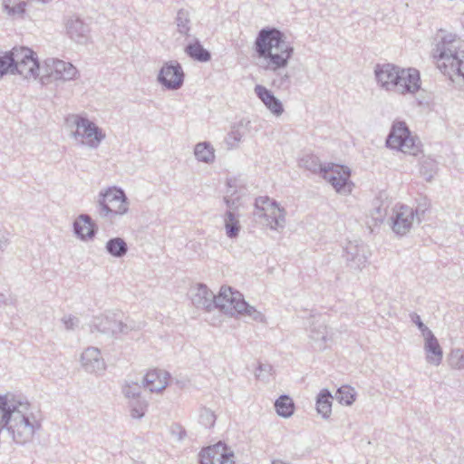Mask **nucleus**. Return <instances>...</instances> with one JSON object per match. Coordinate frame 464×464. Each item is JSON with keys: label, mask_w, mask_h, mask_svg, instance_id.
<instances>
[{"label": "nucleus", "mask_w": 464, "mask_h": 464, "mask_svg": "<svg viewBox=\"0 0 464 464\" xmlns=\"http://www.w3.org/2000/svg\"><path fill=\"white\" fill-rule=\"evenodd\" d=\"M330 172H326L323 179L327 180L339 194L347 195L352 192L353 184L350 180L351 170L343 165L332 164Z\"/></svg>", "instance_id": "nucleus-12"}, {"label": "nucleus", "mask_w": 464, "mask_h": 464, "mask_svg": "<svg viewBox=\"0 0 464 464\" xmlns=\"http://www.w3.org/2000/svg\"><path fill=\"white\" fill-rule=\"evenodd\" d=\"M216 415L210 409L203 408L199 414V422L205 428H212L216 422Z\"/></svg>", "instance_id": "nucleus-41"}, {"label": "nucleus", "mask_w": 464, "mask_h": 464, "mask_svg": "<svg viewBox=\"0 0 464 464\" xmlns=\"http://www.w3.org/2000/svg\"><path fill=\"white\" fill-rule=\"evenodd\" d=\"M184 72L181 65L176 62V90L181 87L184 82Z\"/></svg>", "instance_id": "nucleus-50"}, {"label": "nucleus", "mask_w": 464, "mask_h": 464, "mask_svg": "<svg viewBox=\"0 0 464 464\" xmlns=\"http://www.w3.org/2000/svg\"><path fill=\"white\" fill-rule=\"evenodd\" d=\"M254 50L257 57L266 62L264 68L275 73L272 86L287 90L291 83L290 75L282 70L287 67L294 54V47L286 41L285 33L276 27L262 28L256 37Z\"/></svg>", "instance_id": "nucleus-1"}, {"label": "nucleus", "mask_w": 464, "mask_h": 464, "mask_svg": "<svg viewBox=\"0 0 464 464\" xmlns=\"http://www.w3.org/2000/svg\"><path fill=\"white\" fill-rule=\"evenodd\" d=\"M237 307L239 308L237 314L246 315L256 322L262 323L265 321V315L245 300L243 302H239Z\"/></svg>", "instance_id": "nucleus-38"}, {"label": "nucleus", "mask_w": 464, "mask_h": 464, "mask_svg": "<svg viewBox=\"0 0 464 464\" xmlns=\"http://www.w3.org/2000/svg\"><path fill=\"white\" fill-rule=\"evenodd\" d=\"M159 82L168 90H174V63L169 62L163 66L158 75Z\"/></svg>", "instance_id": "nucleus-32"}, {"label": "nucleus", "mask_w": 464, "mask_h": 464, "mask_svg": "<svg viewBox=\"0 0 464 464\" xmlns=\"http://www.w3.org/2000/svg\"><path fill=\"white\" fill-rule=\"evenodd\" d=\"M246 123L242 121L238 124L232 127L231 130L226 137V143L228 149H234L237 147L238 143L242 140V138L246 134Z\"/></svg>", "instance_id": "nucleus-30"}, {"label": "nucleus", "mask_w": 464, "mask_h": 464, "mask_svg": "<svg viewBox=\"0 0 464 464\" xmlns=\"http://www.w3.org/2000/svg\"><path fill=\"white\" fill-rule=\"evenodd\" d=\"M9 244V239L5 237V236H3L0 237V251H4L5 249V247L8 246Z\"/></svg>", "instance_id": "nucleus-52"}, {"label": "nucleus", "mask_w": 464, "mask_h": 464, "mask_svg": "<svg viewBox=\"0 0 464 464\" xmlns=\"http://www.w3.org/2000/svg\"><path fill=\"white\" fill-rule=\"evenodd\" d=\"M231 182H232L231 179H229L227 181V186H228L227 193L229 195H227L226 197H224V202L227 207V210L237 211V204H238L239 197H234L235 191L232 190Z\"/></svg>", "instance_id": "nucleus-42"}, {"label": "nucleus", "mask_w": 464, "mask_h": 464, "mask_svg": "<svg viewBox=\"0 0 464 464\" xmlns=\"http://www.w3.org/2000/svg\"><path fill=\"white\" fill-rule=\"evenodd\" d=\"M428 207H427V204H424L423 206L422 205H419L415 210H413L414 212V217H416L418 218L419 221H420V218L424 215L425 211L427 210Z\"/></svg>", "instance_id": "nucleus-51"}, {"label": "nucleus", "mask_w": 464, "mask_h": 464, "mask_svg": "<svg viewBox=\"0 0 464 464\" xmlns=\"http://www.w3.org/2000/svg\"><path fill=\"white\" fill-rule=\"evenodd\" d=\"M369 256L370 250L368 246L360 240L349 241L343 254L347 266L355 270H361L366 266Z\"/></svg>", "instance_id": "nucleus-11"}, {"label": "nucleus", "mask_w": 464, "mask_h": 464, "mask_svg": "<svg viewBox=\"0 0 464 464\" xmlns=\"http://www.w3.org/2000/svg\"><path fill=\"white\" fill-rule=\"evenodd\" d=\"M255 207V215L263 218L264 225L270 229L280 230L285 227L286 212L276 200L267 196L258 197L256 198Z\"/></svg>", "instance_id": "nucleus-6"}, {"label": "nucleus", "mask_w": 464, "mask_h": 464, "mask_svg": "<svg viewBox=\"0 0 464 464\" xmlns=\"http://www.w3.org/2000/svg\"><path fill=\"white\" fill-rule=\"evenodd\" d=\"M128 210L129 201L123 189L113 187L99 193L96 211L101 218L113 223Z\"/></svg>", "instance_id": "nucleus-4"}, {"label": "nucleus", "mask_w": 464, "mask_h": 464, "mask_svg": "<svg viewBox=\"0 0 464 464\" xmlns=\"http://www.w3.org/2000/svg\"><path fill=\"white\" fill-rule=\"evenodd\" d=\"M6 54L9 55V59L12 60L13 70H17V65L27 58L34 56L35 53L30 48L21 46L14 47L11 51L6 52Z\"/></svg>", "instance_id": "nucleus-31"}, {"label": "nucleus", "mask_w": 464, "mask_h": 464, "mask_svg": "<svg viewBox=\"0 0 464 464\" xmlns=\"http://www.w3.org/2000/svg\"><path fill=\"white\" fill-rule=\"evenodd\" d=\"M39 62L34 55L17 65V70H14V74H20L25 79L36 78L39 74Z\"/></svg>", "instance_id": "nucleus-26"}, {"label": "nucleus", "mask_w": 464, "mask_h": 464, "mask_svg": "<svg viewBox=\"0 0 464 464\" xmlns=\"http://www.w3.org/2000/svg\"><path fill=\"white\" fill-rule=\"evenodd\" d=\"M275 409L279 416L283 418H289L295 412V404L290 396L283 394L276 400Z\"/></svg>", "instance_id": "nucleus-29"}, {"label": "nucleus", "mask_w": 464, "mask_h": 464, "mask_svg": "<svg viewBox=\"0 0 464 464\" xmlns=\"http://www.w3.org/2000/svg\"><path fill=\"white\" fill-rule=\"evenodd\" d=\"M176 436L179 441L187 442L190 444L193 442L194 439L191 435H188L187 430L180 425L176 424Z\"/></svg>", "instance_id": "nucleus-49"}, {"label": "nucleus", "mask_w": 464, "mask_h": 464, "mask_svg": "<svg viewBox=\"0 0 464 464\" xmlns=\"http://www.w3.org/2000/svg\"><path fill=\"white\" fill-rule=\"evenodd\" d=\"M448 362L452 369H464V350L460 348L452 349L449 354Z\"/></svg>", "instance_id": "nucleus-40"}, {"label": "nucleus", "mask_w": 464, "mask_h": 464, "mask_svg": "<svg viewBox=\"0 0 464 464\" xmlns=\"http://www.w3.org/2000/svg\"><path fill=\"white\" fill-rule=\"evenodd\" d=\"M374 76L378 85L387 92L414 94L420 89V72L415 68H401L393 63H377Z\"/></svg>", "instance_id": "nucleus-3"}, {"label": "nucleus", "mask_w": 464, "mask_h": 464, "mask_svg": "<svg viewBox=\"0 0 464 464\" xmlns=\"http://www.w3.org/2000/svg\"><path fill=\"white\" fill-rule=\"evenodd\" d=\"M12 66V60L9 59V55H7L5 52L0 56V79L8 73L14 74Z\"/></svg>", "instance_id": "nucleus-45"}, {"label": "nucleus", "mask_w": 464, "mask_h": 464, "mask_svg": "<svg viewBox=\"0 0 464 464\" xmlns=\"http://www.w3.org/2000/svg\"><path fill=\"white\" fill-rule=\"evenodd\" d=\"M48 73L42 76L44 84L51 81H71L76 78L78 70L71 63L58 59H48L46 61Z\"/></svg>", "instance_id": "nucleus-9"}, {"label": "nucleus", "mask_w": 464, "mask_h": 464, "mask_svg": "<svg viewBox=\"0 0 464 464\" xmlns=\"http://www.w3.org/2000/svg\"><path fill=\"white\" fill-rule=\"evenodd\" d=\"M81 364L85 372L89 373H101L105 368L106 364L101 355V351L96 347L86 348L81 355Z\"/></svg>", "instance_id": "nucleus-15"}, {"label": "nucleus", "mask_w": 464, "mask_h": 464, "mask_svg": "<svg viewBox=\"0 0 464 464\" xmlns=\"http://www.w3.org/2000/svg\"><path fill=\"white\" fill-rule=\"evenodd\" d=\"M333 395L327 389H323L316 397V411L324 419L332 413Z\"/></svg>", "instance_id": "nucleus-27"}, {"label": "nucleus", "mask_w": 464, "mask_h": 464, "mask_svg": "<svg viewBox=\"0 0 464 464\" xmlns=\"http://www.w3.org/2000/svg\"><path fill=\"white\" fill-rule=\"evenodd\" d=\"M6 304V297L4 294L0 293V305Z\"/></svg>", "instance_id": "nucleus-53"}, {"label": "nucleus", "mask_w": 464, "mask_h": 464, "mask_svg": "<svg viewBox=\"0 0 464 464\" xmlns=\"http://www.w3.org/2000/svg\"><path fill=\"white\" fill-rule=\"evenodd\" d=\"M200 464H235L234 452L224 442H218L202 450Z\"/></svg>", "instance_id": "nucleus-10"}, {"label": "nucleus", "mask_w": 464, "mask_h": 464, "mask_svg": "<svg viewBox=\"0 0 464 464\" xmlns=\"http://www.w3.org/2000/svg\"><path fill=\"white\" fill-rule=\"evenodd\" d=\"M333 163L322 164L319 158L312 153L303 155L299 160V166L311 173L320 174L323 178L326 172H330Z\"/></svg>", "instance_id": "nucleus-21"}, {"label": "nucleus", "mask_w": 464, "mask_h": 464, "mask_svg": "<svg viewBox=\"0 0 464 464\" xmlns=\"http://www.w3.org/2000/svg\"><path fill=\"white\" fill-rule=\"evenodd\" d=\"M73 232L82 240L92 239L97 227L88 214H81L73 222Z\"/></svg>", "instance_id": "nucleus-19"}, {"label": "nucleus", "mask_w": 464, "mask_h": 464, "mask_svg": "<svg viewBox=\"0 0 464 464\" xmlns=\"http://www.w3.org/2000/svg\"><path fill=\"white\" fill-rule=\"evenodd\" d=\"M187 55L194 61L207 63L211 59V53L205 49L198 40L189 43L185 47Z\"/></svg>", "instance_id": "nucleus-25"}, {"label": "nucleus", "mask_w": 464, "mask_h": 464, "mask_svg": "<svg viewBox=\"0 0 464 464\" xmlns=\"http://www.w3.org/2000/svg\"><path fill=\"white\" fill-rule=\"evenodd\" d=\"M128 249L126 241L119 237L110 238L105 244L106 252L115 258H121L126 256Z\"/></svg>", "instance_id": "nucleus-28"}, {"label": "nucleus", "mask_w": 464, "mask_h": 464, "mask_svg": "<svg viewBox=\"0 0 464 464\" xmlns=\"http://www.w3.org/2000/svg\"><path fill=\"white\" fill-rule=\"evenodd\" d=\"M92 326L98 332L111 336L127 334L137 328L132 321L123 322L121 314L116 312H107L94 317Z\"/></svg>", "instance_id": "nucleus-7"}, {"label": "nucleus", "mask_w": 464, "mask_h": 464, "mask_svg": "<svg viewBox=\"0 0 464 464\" xmlns=\"http://www.w3.org/2000/svg\"><path fill=\"white\" fill-rule=\"evenodd\" d=\"M434 57L440 71L459 87L464 86V42L447 34L436 44Z\"/></svg>", "instance_id": "nucleus-2"}, {"label": "nucleus", "mask_w": 464, "mask_h": 464, "mask_svg": "<svg viewBox=\"0 0 464 464\" xmlns=\"http://www.w3.org/2000/svg\"><path fill=\"white\" fill-rule=\"evenodd\" d=\"M189 13L188 10L179 9L176 15V25L180 34H188L190 27Z\"/></svg>", "instance_id": "nucleus-39"}, {"label": "nucleus", "mask_w": 464, "mask_h": 464, "mask_svg": "<svg viewBox=\"0 0 464 464\" xmlns=\"http://www.w3.org/2000/svg\"><path fill=\"white\" fill-rule=\"evenodd\" d=\"M169 373L160 369L150 370L142 378V386L150 392H159L168 385Z\"/></svg>", "instance_id": "nucleus-18"}, {"label": "nucleus", "mask_w": 464, "mask_h": 464, "mask_svg": "<svg viewBox=\"0 0 464 464\" xmlns=\"http://www.w3.org/2000/svg\"><path fill=\"white\" fill-rule=\"evenodd\" d=\"M68 36L76 43L84 44L89 38L90 28L79 16H71L65 24Z\"/></svg>", "instance_id": "nucleus-17"}, {"label": "nucleus", "mask_w": 464, "mask_h": 464, "mask_svg": "<svg viewBox=\"0 0 464 464\" xmlns=\"http://www.w3.org/2000/svg\"><path fill=\"white\" fill-rule=\"evenodd\" d=\"M392 219V228L394 233L400 236L407 234L414 219L413 209L406 205H401L393 210Z\"/></svg>", "instance_id": "nucleus-14"}, {"label": "nucleus", "mask_w": 464, "mask_h": 464, "mask_svg": "<svg viewBox=\"0 0 464 464\" xmlns=\"http://www.w3.org/2000/svg\"><path fill=\"white\" fill-rule=\"evenodd\" d=\"M223 221L226 236L230 239L237 238L241 230L238 212L235 210H227L223 215Z\"/></svg>", "instance_id": "nucleus-24"}, {"label": "nucleus", "mask_w": 464, "mask_h": 464, "mask_svg": "<svg viewBox=\"0 0 464 464\" xmlns=\"http://www.w3.org/2000/svg\"><path fill=\"white\" fill-rule=\"evenodd\" d=\"M70 128H75L71 136L81 145L97 149L105 139V133L93 121L79 114H70L65 119Z\"/></svg>", "instance_id": "nucleus-5"}, {"label": "nucleus", "mask_w": 464, "mask_h": 464, "mask_svg": "<svg viewBox=\"0 0 464 464\" xmlns=\"http://www.w3.org/2000/svg\"><path fill=\"white\" fill-rule=\"evenodd\" d=\"M216 296L206 285L198 284L190 290V298L197 308L211 311L215 306Z\"/></svg>", "instance_id": "nucleus-16"}, {"label": "nucleus", "mask_w": 464, "mask_h": 464, "mask_svg": "<svg viewBox=\"0 0 464 464\" xmlns=\"http://www.w3.org/2000/svg\"><path fill=\"white\" fill-rule=\"evenodd\" d=\"M386 146L403 153L414 155L418 150L415 146V140L403 121L394 122L386 139Z\"/></svg>", "instance_id": "nucleus-8"}, {"label": "nucleus", "mask_w": 464, "mask_h": 464, "mask_svg": "<svg viewBox=\"0 0 464 464\" xmlns=\"http://www.w3.org/2000/svg\"><path fill=\"white\" fill-rule=\"evenodd\" d=\"M254 91L257 98L274 115L279 116L284 112V107L280 100L266 87L256 84Z\"/></svg>", "instance_id": "nucleus-20"}, {"label": "nucleus", "mask_w": 464, "mask_h": 464, "mask_svg": "<svg viewBox=\"0 0 464 464\" xmlns=\"http://www.w3.org/2000/svg\"><path fill=\"white\" fill-rule=\"evenodd\" d=\"M437 171L438 162L434 159L427 157L420 161V172L427 181H430Z\"/></svg>", "instance_id": "nucleus-34"}, {"label": "nucleus", "mask_w": 464, "mask_h": 464, "mask_svg": "<svg viewBox=\"0 0 464 464\" xmlns=\"http://www.w3.org/2000/svg\"><path fill=\"white\" fill-rule=\"evenodd\" d=\"M4 9L9 15H23L25 12V0H4Z\"/></svg>", "instance_id": "nucleus-36"}, {"label": "nucleus", "mask_w": 464, "mask_h": 464, "mask_svg": "<svg viewBox=\"0 0 464 464\" xmlns=\"http://www.w3.org/2000/svg\"><path fill=\"white\" fill-rule=\"evenodd\" d=\"M424 351L428 363L435 366H439L441 363L443 351L434 334L424 339Z\"/></svg>", "instance_id": "nucleus-22"}, {"label": "nucleus", "mask_w": 464, "mask_h": 464, "mask_svg": "<svg viewBox=\"0 0 464 464\" xmlns=\"http://www.w3.org/2000/svg\"><path fill=\"white\" fill-rule=\"evenodd\" d=\"M411 321L418 327V329L420 331L422 336L424 339L433 335V333L431 330L427 327L423 322L421 321L420 316L417 313H411L410 314Z\"/></svg>", "instance_id": "nucleus-44"}, {"label": "nucleus", "mask_w": 464, "mask_h": 464, "mask_svg": "<svg viewBox=\"0 0 464 464\" xmlns=\"http://www.w3.org/2000/svg\"><path fill=\"white\" fill-rule=\"evenodd\" d=\"M194 154L198 161L210 163L214 161V149L209 142H200L196 145Z\"/></svg>", "instance_id": "nucleus-33"}, {"label": "nucleus", "mask_w": 464, "mask_h": 464, "mask_svg": "<svg viewBox=\"0 0 464 464\" xmlns=\"http://www.w3.org/2000/svg\"><path fill=\"white\" fill-rule=\"evenodd\" d=\"M309 337L318 343L319 349H325L326 343L330 339L327 328L324 322L314 318L309 328Z\"/></svg>", "instance_id": "nucleus-23"}, {"label": "nucleus", "mask_w": 464, "mask_h": 464, "mask_svg": "<svg viewBox=\"0 0 464 464\" xmlns=\"http://www.w3.org/2000/svg\"><path fill=\"white\" fill-rule=\"evenodd\" d=\"M272 464H287L280 459H276L272 462Z\"/></svg>", "instance_id": "nucleus-54"}, {"label": "nucleus", "mask_w": 464, "mask_h": 464, "mask_svg": "<svg viewBox=\"0 0 464 464\" xmlns=\"http://www.w3.org/2000/svg\"><path fill=\"white\" fill-rule=\"evenodd\" d=\"M130 416L133 419H141L146 412L148 403L143 398H134L129 402Z\"/></svg>", "instance_id": "nucleus-37"}, {"label": "nucleus", "mask_w": 464, "mask_h": 464, "mask_svg": "<svg viewBox=\"0 0 464 464\" xmlns=\"http://www.w3.org/2000/svg\"><path fill=\"white\" fill-rule=\"evenodd\" d=\"M379 200L375 203L374 208L372 210V216L377 221H382L387 215V207L383 204H379Z\"/></svg>", "instance_id": "nucleus-47"}, {"label": "nucleus", "mask_w": 464, "mask_h": 464, "mask_svg": "<svg viewBox=\"0 0 464 464\" xmlns=\"http://www.w3.org/2000/svg\"><path fill=\"white\" fill-rule=\"evenodd\" d=\"M356 392L354 389L349 385H343L335 392V399L339 403L350 406L355 401Z\"/></svg>", "instance_id": "nucleus-35"}, {"label": "nucleus", "mask_w": 464, "mask_h": 464, "mask_svg": "<svg viewBox=\"0 0 464 464\" xmlns=\"http://www.w3.org/2000/svg\"><path fill=\"white\" fill-rule=\"evenodd\" d=\"M272 365L269 363H259L256 372V376L261 381H268L272 372Z\"/></svg>", "instance_id": "nucleus-46"}, {"label": "nucleus", "mask_w": 464, "mask_h": 464, "mask_svg": "<svg viewBox=\"0 0 464 464\" xmlns=\"http://www.w3.org/2000/svg\"><path fill=\"white\" fill-rule=\"evenodd\" d=\"M140 391L141 386L138 382L126 383L123 387V393L130 401L134 400V398H141Z\"/></svg>", "instance_id": "nucleus-43"}, {"label": "nucleus", "mask_w": 464, "mask_h": 464, "mask_svg": "<svg viewBox=\"0 0 464 464\" xmlns=\"http://www.w3.org/2000/svg\"><path fill=\"white\" fill-rule=\"evenodd\" d=\"M244 300L243 295L238 291H234L230 286H222L216 296L214 308H218L227 314L236 315L239 310L237 304Z\"/></svg>", "instance_id": "nucleus-13"}, {"label": "nucleus", "mask_w": 464, "mask_h": 464, "mask_svg": "<svg viewBox=\"0 0 464 464\" xmlns=\"http://www.w3.org/2000/svg\"><path fill=\"white\" fill-rule=\"evenodd\" d=\"M62 322L66 330H74L76 327H78L80 320L76 316L69 314L64 315L62 318Z\"/></svg>", "instance_id": "nucleus-48"}]
</instances>
